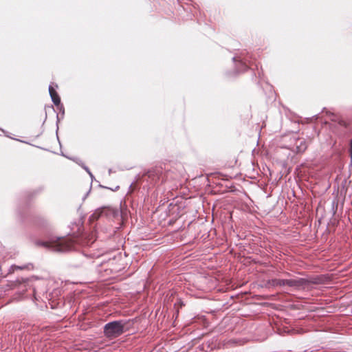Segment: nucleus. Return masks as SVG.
I'll use <instances>...</instances> for the list:
<instances>
[{
  "label": "nucleus",
  "mask_w": 352,
  "mask_h": 352,
  "mask_svg": "<svg viewBox=\"0 0 352 352\" xmlns=\"http://www.w3.org/2000/svg\"><path fill=\"white\" fill-rule=\"evenodd\" d=\"M77 227L78 232L76 235H70L67 237L50 236L47 241L37 240L35 244L44 248L52 247L56 251L66 252L72 250H78L79 248L90 247L96 240V230L89 232L81 231L82 223H74Z\"/></svg>",
  "instance_id": "obj_1"
},
{
  "label": "nucleus",
  "mask_w": 352,
  "mask_h": 352,
  "mask_svg": "<svg viewBox=\"0 0 352 352\" xmlns=\"http://www.w3.org/2000/svg\"><path fill=\"white\" fill-rule=\"evenodd\" d=\"M129 320H118L106 323L103 327L104 336L110 340L115 339L128 330L126 327Z\"/></svg>",
  "instance_id": "obj_2"
},
{
  "label": "nucleus",
  "mask_w": 352,
  "mask_h": 352,
  "mask_svg": "<svg viewBox=\"0 0 352 352\" xmlns=\"http://www.w3.org/2000/svg\"><path fill=\"white\" fill-rule=\"evenodd\" d=\"M232 61L235 64L233 71L226 72V75L228 78H234L237 74L243 73L249 69L250 56L247 53L241 52L232 57Z\"/></svg>",
  "instance_id": "obj_3"
},
{
  "label": "nucleus",
  "mask_w": 352,
  "mask_h": 352,
  "mask_svg": "<svg viewBox=\"0 0 352 352\" xmlns=\"http://www.w3.org/2000/svg\"><path fill=\"white\" fill-rule=\"evenodd\" d=\"M166 173L162 166H155L148 170L143 175V180L150 186H155L166 181Z\"/></svg>",
  "instance_id": "obj_4"
},
{
  "label": "nucleus",
  "mask_w": 352,
  "mask_h": 352,
  "mask_svg": "<svg viewBox=\"0 0 352 352\" xmlns=\"http://www.w3.org/2000/svg\"><path fill=\"white\" fill-rule=\"evenodd\" d=\"M112 212H113V210L110 208L102 207V208H98L97 210H96L94 211V213H92L89 217V221L92 225L94 221L98 220L100 217H102L103 215L108 216L110 214H111ZM92 226L94 228H96V226Z\"/></svg>",
  "instance_id": "obj_5"
},
{
  "label": "nucleus",
  "mask_w": 352,
  "mask_h": 352,
  "mask_svg": "<svg viewBox=\"0 0 352 352\" xmlns=\"http://www.w3.org/2000/svg\"><path fill=\"white\" fill-rule=\"evenodd\" d=\"M308 281L307 278H296L294 279H285V285H287L289 287H293L296 288H299L300 287H303L306 285V283Z\"/></svg>",
  "instance_id": "obj_6"
},
{
  "label": "nucleus",
  "mask_w": 352,
  "mask_h": 352,
  "mask_svg": "<svg viewBox=\"0 0 352 352\" xmlns=\"http://www.w3.org/2000/svg\"><path fill=\"white\" fill-rule=\"evenodd\" d=\"M32 223L38 228H45L47 226V220L43 216L35 215L32 218Z\"/></svg>",
  "instance_id": "obj_7"
},
{
  "label": "nucleus",
  "mask_w": 352,
  "mask_h": 352,
  "mask_svg": "<svg viewBox=\"0 0 352 352\" xmlns=\"http://www.w3.org/2000/svg\"><path fill=\"white\" fill-rule=\"evenodd\" d=\"M33 269V265L32 263H28L23 265H12L9 270V273L14 272L16 270H32Z\"/></svg>",
  "instance_id": "obj_8"
},
{
  "label": "nucleus",
  "mask_w": 352,
  "mask_h": 352,
  "mask_svg": "<svg viewBox=\"0 0 352 352\" xmlns=\"http://www.w3.org/2000/svg\"><path fill=\"white\" fill-rule=\"evenodd\" d=\"M331 115L332 116V118H331V120L333 122H335L338 124V126L342 127V128H344V129H346L349 126V124L344 120L336 116L333 113H331Z\"/></svg>",
  "instance_id": "obj_9"
},
{
  "label": "nucleus",
  "mask_w": 352,
  "mask_h": 352,
  "mask_svg": "<svg viewBox=\"0 0 352 352\" xmlns=\"http://www.w3.org/2000/svg\"><path fill=\"white\" fill-rule=\"evenodd\" d=\"M79 255L81 258V260L78 264L76 265V267L82 265L84 263H85L87 260L91 259L92 258L91 254L86 253L85 251H82V253H80Z\"/></svg>",
  "instance_id": "obj_10"
},
{
  "label": "nucleus",
  "mask_w": 352,
  "mask_h": 352,
  "mask_svg": "<svg viewBox=\"0 0 352 352\" xmlns=\"http://www.w3.org/2000/svg\"><path fill=\"white\" fill-rule=\"evenodd\" d=\"M307 280L308 282L306 283L305 286H307V285H309L310 284L317 285V284H321V283H323L322 277L319 276H314V277H312V278H309V279L307 278Z\"/></svg>",
  "instance_id": "obj_11"
},
{
  "label": "nucleus",
  "mask_w": 352,
  "mask_h": 352,
  "mask_svg": "<svg viewBox=\"0 0 352 352\" xmlns=\"http://www.w3.org/2000/svg\"><path fill=\"white\" fill-rule=\"evenodd\" d=\"M269 283L273 287L285 286V279L273 278L269 280Z\"/></svg>",
  "instance_id": "obj_12"
},
{
  "label": "nucleus",
  "mask_w": 352,
  "mask_h": 352,
  "mask_svg": "<svg viewBox=\"0 0 352 352\" xmlns=\"http://www.w3.org/2000/svg\"><path fill=\"white\" fill-rule=\"evenodd\" d=\"M53 85V83L49 85V94L51 97L52 101L60 97Z\"/></svg>",
  "instance_id": "obj_13"
},
{
  "label": "nucleus",
  "mask_w": 352,
  "mask_h": 352,
  "mask_svg": "<svg viewBox=\"0 0 352 352\" xmlns=\"http://www.w3.org/2000/svg\"><path fill=\"white\" fill-rule=\"evenodd\" d=\"M57 108L58 109L60 113H61L60 117V116L58 114L56 115V124L58 125V123L60 122V120L63 119V117H64V115H65V108H64L63 104H61L60 106L58 107Z\"/></svg>",
  "instance_id": "obj_14"
},
{
  "label": "nucleus",
  "mask_w": 352,
  "mask_h": 352,
  "mask_svg": "<svg viewBox=\"0 0 352 352\" xmlns=\"http://www.w3.org/2000/svg\"><path fill=\"white\" fill-rule=\"evenodd\" d=\"M306 148H307V145H306L305 142H301L300 145L296 146L298 153H302L306 150Z\"/></svg>",
  "instance_id": "obj_15"
},
{
  "label": "nucleus",
  "mask_w": 352,
  "mask_h": 352,
  "mask_svg": "<svg viewBox=\"0 0 352 352\" xmlns=\"http://www.w3.org/2000/svg\"><path fill=\"white\" fill-rule=\"evenodd\" d=\"M43 190V187H40L37 190H35L33 192H32L30 194H28V198H30V197L36 195L38 194L39 192H41Z\"/></svg>",
  "instance_id": "obj_16"
},
{
  "label": "nucleus",
  "mask_w": 352,
  "mask_h": 352,
  "mask_svg": "<svg viewBox=\"0 0 352 352\" xmlns=\"http://www.w3.org/2000/svg\"><path fill=\"white\" fill-rule=\"evenodd\" d=\"M52 102L54 104V105L56 106L57 107L62 104L60 97H58V98H56Z\"/></svg>",
  "instance_id": "obj_17"
},
{
  "label": "nucleus",
  "mask_w": 352,
  "mask_h": 352,
  "mask_svg": "<svg viewBox=\"0 0 352 352\" xmlns=\"http://www.w3.org/2000/svg\"><path fill=\"white\" fill-rule=\"evenodd\" d=\"M349 152L351 162L352 163V138L351 139L350 142H349Z\"/></svg>",
  "instance_id": "obj_18"
},
{
  "label": "nucleus",
  "mask_w": 352,
  "mask_h": 352,
  "mask_svg": "<svg viewBox=\"0 0 352 352\" xmlns=\"http://www.w3.org/2000/svg\"><path fill=\"white\" fill-rule=\"evenodd\" d=\"M82 167L87 171V173H89V168L85 166V164H82Z\"/></svg>",
  "instance_id": "obj_19"
},
{
  "label": "nucleus",
  "mask_w": 352,
  "mask_h": 352,
  "mask_svg": "<svg viewBox=\"0 0 352 352\" xmlns=\"http://www.w3.org/2000/svg\"><path fill=\"white\" fill-rule=\"evenodd\" d=\"M90 190H91V188L89 190V191L83 197V198H82L83 200H85L87 198V197L88 196L89 193L90 192Z\"/></svg>",
  "instance_id": "obj_20"
},
{
  "label": "nucleus",
  "mask_w": 352,
  "mask_h": 352,
  "mask_svg": "<svg viewBox=\"0 0 352 352\" xmlns=\"http://www.w3.org/2000/svg\"><path fill=\"white\" fill-rule=\"evenodd\" d=\"M18 214L20 216V218H21V220L23 221V217H22V214H21V210H18Z\"/></svg>",
  "instance_id": "obj_21"
},
{
  "label": "nucleus",
  "mask_w": 352,
  "mask_h": 352,
  "mask_svg": "<svg viewBox=\"0 0 352 352\" xmlns=\"http://www.w3.org/2000/svg\"><path fill=\"white\" fill-rule=\"evenodd\" d=\"M334 205L336 206V209H337V206H338V205H337V204H336V203L333 201V207L334 206ZM336 210H335L333 211V214H335V213H336Z\"/></svg>",
  "instance_id": "obj_22"
},
{
  "label": "nucleus",
  "mask_w": 352,
  "mask_h": 352,
  "mask_svg": "<svg viewBox=\"0 0 352 352\" xmlns=\"http://www.w3.org/2000/svg\"><path fill=\"white\" fill-rule=\"evenodd\" d=\"M120 188V186H117L114 189H112V188H110L111 190H113V191H116L118 190V189Z\"/></svg>",
  "instance_id": "obj_23"
},
{
  "label": "nucleus",
  "mask_w": 352,
  "mask_h": 352,
  "mask_svg": "<svg viewBox=\"0 0 352 352\" xmlns=\"http://www.w3.org/2000/svg\"><path fill=\"white\" fill-rule=\"evenodd\" d=\"M88 174L89 175V176L91 177V179H93L94 178V175L93 174L91 173V172L89 170V173H88Z\"/></svg>",
  "instance_id": "obj_24"
},
{
  "label": "nucleus",
  "mask_w": 352,
  "mask_h": 352,
  "mask_svg": "<svg viewBox=\"0 0 352 352\" xmlns=\"http://www.w3.org/2000/svg\"><path fill=\"white\" fill-rule=\"evenodd\" d=\"M88 174L89 175V176L91 177V179H93L94 178V175L93 174L91 173V172L89 170V173H88Z\"/></svg>",
  "instance_id": "obj_25"
},
{
  "label": "nucleus",
  "mask_w": 352,
  "mask_h": 352,
  "mask_svg": "<svg viewBox=\"0 0 352 352\" xmlns=\"http://www.w3.org/2000/svg\"><path fill=\"white\" fill-rule=\"evenodd\" d=\"M179 302L181 307L184 305L183 302L180 299L179 300Z\"/></svg>",
  "instance_id": "obj_26"
},
{
  "label": "nucleus",
  "mask_w": 352,
  "mask_h": 352,
  "mask_svg": "<svg viewBox=\"0 0 352 352\" xmlns=\"http://www.w3.org/2000/svg\"><path fill=\"white\" fill-rule=\"evenodd\" d=\"M58 128H57V129H56V136H57L58 140H59L58 136ZM58 142H60V141H58Z\"/></svg>",
  "instance_id": "obj_27"
},
{
  "label": "nucleus",
  "mask_w": 352,
  "mask_h": 352,
  "mask_svg": "<svg viewBox=\"0 0 352 352\" xmlns=\"http://www.w3.org/2000/svg\"><path fill=\"white\" fill-rule=\"evenodd\" d=\"M100 187L105 188H108L107 187L103 186H102V185H100Z\"/></svg>",
  "instance_id": "obj_28"
}]
</instances>
